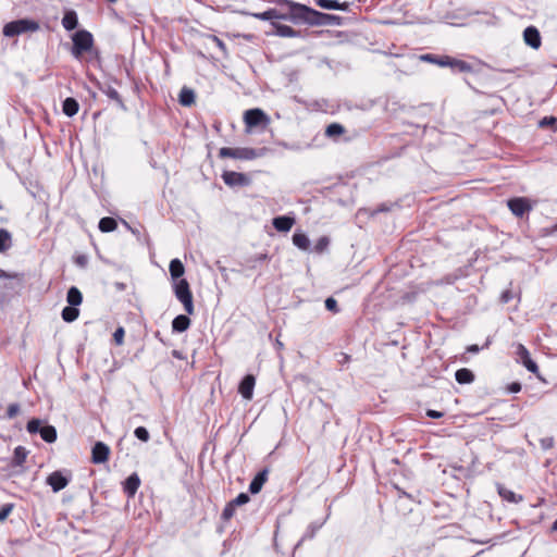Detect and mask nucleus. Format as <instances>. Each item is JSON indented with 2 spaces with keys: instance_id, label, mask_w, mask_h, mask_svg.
I'll use <instances>...</instances> for the list:
<instances>
[{
  "instance_id": "1",
  "label": "nucleus",
  "mask_w": 557,
  "mask_h": 557,
  "mask_svg": "<svg viewBox=\"0 0 557 557\" xmlns=\"http://www.w3.org/2000/svg\"><path fill=\"white\" fill-rule=\"evenodd\" d=\"M275 4H289L292 10H289V13H282L278 9H269L261 13H250L247 11H240V14L243 15H250L257 20L261 21H271V23L274 20H284L289 21L294 24H300V7L301 3L294 2L292 0H273Z\"/></svg>"
},
{
  "instance_id": "2",
  "label": "nucleus",
  "mask_w": 557,
  "mask_h": 557,
  "mask_svg": "<svg viewBox=\"0 0 557 557\" xmlns=\"http://www.w3.org/2000/svg\"><path fill=\"white\" fill-rule=\"evenodd\" d=\"M339 16L315 11L305 4L300 7V24L334 25L338 24Z\"/></svg>"
},
{
  "instance_id": "3",
  "label": "nucleus",
  "mask_w": 557,
  "mask_h": 557,
  "mask_svg": "<svg viewBox=\"0 0 557 557\" xmlns=\"http://www.w3.org/2000/svg\"><path fill=\"white\" fill-rule=\"evenodd\" d=\"M38 29L39 24L36 21L21 18L5 24L3 27V34L7 37H13L27 32H36Z\"/></svg>"
},
{
  "instance_id": "4",
  "label": "nucleus",
  "mask_w": 557,
  "mask_h": 557,
  "mask_svg": "<svg viewBox=\"0 0 557 557\" xmlns=\"http://www.w3.org/2000/svg\"><path fill=\"white\" fill-rule=\"evenodd\" d=\"M219 156L221 158L253 160L263 156V149L223 147L219 150Z\"/></svg>"
},
{
  "instance_id": "5",
  "label": "nucleus",
  "mask_w": 557,
  "mask_h": 557,
  "mask_svg": "<svg viewBox=\"0 0 557 557\" xmlns=\"http://www.w3.org/2000/svg\"><path fill=\"white\" fill-rule=\"evenodd\" d=\"M174 294L176 298L183 304L185 311L188 314L194 313L193 294L189 288V284L185 278H181L174 282Z\"/></svg>"
},
{
  "instance_id": "6",
  "label": "nucleus",
  "mask_w": 557,
  "mask_h": 557,
  "mask_svg": "<svg viewBox=\"0 0 557 557\" xmlns=\"http://www.w3.org/2000/svg\"><path fill=\"white\" fill-rule=\"evenodd\" d=\"M48 420H28L26 430L34 434L40 433L41 438L47 443H53L57 440V430L52 425L44 424Z\"/></svg>"
},
{
  "instance_id": "7",
  "label": "nucleus",
  "mask_w": 557,
  "mask_h": 557,
  "mask_svg": "<svg viewBox=\"0 0 557 557\" xmlns=\"http://www.w3.org/2000/svg\"><path fill=\"white\" fill-rule=\"evenodd\" d=\"M72 54L79 58L84 52L91 49L94 39L92 35L87 30H78L73 35Z\"/></svg>"
},
{
  "instance_id": "8",
  "label": "nucleus",
  "mask_w": 557,
  "mask_h": 557,
  "mask_svg": "<svg viewBox=\"0 0 557 557\" xmlns=\"http://www.w3.org/2000/svg\"><path fill=\"white\" fill-rule=\"evenodd\" d=\"M244 122L248 128L269 124V116L261 109H249L244 113Z\"/></svg>"
},
{
  "instance_id": "9",
  "label": "nucleus",
  "mask_w": 557,
  "mask_h": 557,
  "mask_svg": "<svg viewBox=\"0 0 557 557\" xmlns=\"http://www.w3.org/2000/svg\"><path fill=\"white\" fill-rule=\"evenodd\" d=\"M222 180L230 187L248 186L251 182L246 174L234 171H225Z\"/></svg>"
},
{
  "instance_id": "10",
  "label": "nucleus",
  "mask_w": 557,
  "mask_h": 557,
  "mask_svg": "<svg viewBox=\"0 0 557 557\" xmlns=\"http://www.w3.org/2000/svg\"><path fill=\"white\" fill-rule=\"evenodd\" d=\"M516 355L517 360L521 362L528 369V371L532 373L539 372L536 362L531 359L529 350L522 344H518L516 346Z\"/></svg>"
},
{
  "instance_id": "11",
  "label": "nucleus",
  "mask_w": 557,
  "mask_h": 557,
  "mask_svg": "<svg viewBox=\"0 0 557 557\" xmlns=\"http://www.w3.org/2000/svg\"><path fill=\"white\" fill-rule=\"evenodd\" d=\"M508 208L516 216L522 218L527 212L531 211L532 206L527 198H512L508 200Z\"/></svg>"
},
{
  "instance_id": "12",
  "label": "nucleus",
  "mask_w": 557,
  "mask_h": 557,
  "mask_svg": "<svg viewBox=\"0 0 557 557\" xmlns=\"http://www.w3.org/2000/svg\"><path fill=\"white\" fill-rule=\"evenodd\" d=\"M110 448L103 442H97L91 449V461L96 465L104 463L108 461Z\"/></svg>"
},
{
  "instance_id": "13",
  "label": "nucleus",
  "mask_w": 557,
  "mask_h": 557,
  "mask_svg": "<svg viewBox=\"0 0 557 557\" xmlns=\"http://www.w3.org/2000/svg\"><path fill=\"white\" fill-rule=\"evenodd\" d=\"M70 482V478L65 476L61 471H54L47 478V484L54 493L65 488Z\"/></svg>"
},
{
  "instance_id": "14",
  "label": "nucleus",
  "mask_w": 557,
  "mask_h": 557,
  "mask_svg": "<svg viewBox=\"0 0 557 557\" xmlns=\"http://www.w3.org/2000/svg\"><path fill=\"white\" fill-rule=\"evenodd\" d=\"M256 385V377L252 374H247L240 381L238 386V392L243 396V398L250 400L253 395V388Z\"/></svg>"
},
{
  "instance_id": "15",
  "label": "nucleus",
  "mask_w": 557,
  "mask_h": 557,
  "mask_svg": "<svg viewBox=\"0 0 557 557\" xmlns=\"http://www.w3.org/2000/svg\"><path fill=\"white\" fill-rule=\"evenodd\" d=\"M524 42L533 49H539L541 47V35L536 27L529 26L523 32Z\"/></svg>"
},
{
  "instance_id": "16",
  "label": "nucleus",
  "mask_w": 557,
  "mask_h": 557,
  "mask_svg": "<svg viewBox=\"0 0 557 557\" xmlns=\"http://www.w3.org/2000/svg\"><path fill=\"white\" fill-rule=\"evenodd\" d=\"M140 486V479L137 473H132L123 483V491L127 497H134Z\"/></svg>"
},
{
  "instance_id": "17",
  "label": "nucleus",
  "mask_w": 557,
  "mask_h": 557,
  "mask_svg": "<svg viewBox=\"0 0 557 557\" xmlns=\"http://www.w3.org/2000/svg\"><path fill=\"white\" fill-rule=\"evenodd\" d=\"M268 469H263L257 473V475L252 479V481L249 484V492L251 494H258L262 490V486L268 481Z\"/></svg>"
},
{
  "instance_id": "18",
  "label": "nucleus",
  "mask_w": 557,
  "mask_h": 557,
  "mask_svg": "<svg viewBox=\"0 0 557 557\" xmlns=\"http://www.w3.org/2000/svg\"><path fill=\"white\" fill-rule=\"evenodd\" d=\"M496 487H497L498 495L504 500H506L508 503L518 504V503H521L523 500V497L521 495H517L515 492H512L511 490L505 487L500 483H497Z\"/></svg>"
},
{
  "instance_id": "19",
  "label": "nucleus",
  "mask_w": 557,
  "mask_h": 557,
  "mask_svg": "<svg viewBox=\"0 0 557 557\" xmlns=\"http://www.w3.org/2000/svg\"><path fill=\"white\" fill-rule=\"evenodd\" d=\"M295 223V219L287 215H280L273 219L272 224L278 232H288Z\"/></svg>"
},
{
  "instance_id": "20",
  "label": "nucleus",
  "mask_w": 557,
  "mask_h": 557,
  "mask_svg": "<svg viewBox=\"0 0 557 557\" xmlns=\"http://www.w3.org/2000/svg\"><path fill=\"white\" fill-rule=\"evenodd\" d=\"M99 89L106 96H108L111 100H114L122 110H126V107H125L120 94L117 92V90L115 88H113L109 84H103V85L99 84Z\"/></svg>"
},
{
  "instance_id": "21",
  "label": "nucleus",
  "mask_w": 557,
  "mask_h": 557,
  "mask_svg": "<svg viewBox=\"0 0 557 557\" xmlns=\"http://www.w3.org/2000/svg\"><path fill=\"white\" fill-rule=\"evenodd\" d=\"M317 4L325 10H339V11H348L349 3L348 2H339L337 0H317Z\"/></svg>"
},
{
  "instance_id": "22",
  "label": "nucleus",
  "mask_w": 557,
  "mask_h": 557,
  "mask_svg": "<svg viewBox=\"0 0 557 557\" xmlns=\"http://www.w3.org/2000/svg\"><path fill=\"white\" fill-rule=\"evenodd\" d=\"M438 65L440 66L456 67L460 72H466V71L470 70V65L468 63H466L465 61L457 60V59H451L449 57H445V60L438 62Z\"/></svg>"
},
{
  "instance_id": "23",
  "label": "nucleus",
  "mask_w": 557,
  "mask_h": 557,
  "mask_svg": "<svg viewBox=\"0 0 557 557\" xmlns=\"http://www.w3.org/2000/svg\"><path fill=\"white\" fill-rule=\"evenodd\" d=\"M169 270L174 282L178 281V278L181 280L185 272V268L180 259L171 260Z\"/></svg>"
},
{
  "instance_id": "24",
  "label": "nucleus",
  "mask_w": 557,
  "mask_h": 557,
  "mask_svg": "<svg viewBox=\"0 0 557 557\" xmlns=\"http://www.w3.org/2000/svg\"><path fill=\"white\" fill-rule=\"evenodd\" d=\"M66 301H67L69 306H72L75 308L77 306H79L83 301V295H82L81 290L75 286L70 287L67 290V294H66Z\"/></svg>"
},
{
  "instance_id": "25",
  "label": "nucleus",
  "mask_w": 557,
  "mask_h": 557,
  "mask_svg": "<svg viewBox=\"0 0 557 557\" xmlns=\"http://www.w3.org/2000/svg\"><path fill=\"white\" fill-rule=\"evenodd\" d=\"M178 101L184 107H190L195 103V92L193 89L183 87L178 95Z\"/></svg>"
},
{
  "instance_id": "26",
  "label": "nucleus",
  "mask_w": 557,
  "mask_h": 557,
  "mask_svg": "<svg viewBox=\"0 0 557 557\" xmlns=\"http://www.w3.org/2000/svg\"><path fill=\"white\" fill-rule=\"evenodd\" d=\"M190 325V319L187 315L180 314L172 321V329L174 332H184Z\"/></svg>"
},
{
  "instance_id": "27",
  "label": "nucleus",
  "mask_w": 557,
  "mask_h": 557,
  "mask_svg": "<svg viewBox=\"0 0 557 557\" xmlns=\"http://www.w3.org/2000/svg\"><path fill=\"white\" fill-rule=\"evenodd\" d=\"M272 26L275 28V34L281 37H296L298 32L292 28L288 25L278 24L276 22H272Z\"/></svg>"
},
{
  "instance_id": "28",
  "label": "nucleus",
  "mask_w": 557,
  "mask_h": 557,
  "mask_svg": "<svg viewBox=\"0 0 557 557\" xmlns=\"http://www.w3.org/2000/svg\"><path fill=\"white\" fill-rule=\"evenodd\" d=\"M455 379L459 384H470L474 381V374L471 370L462 368L456 371Z\"/></svg>"
},
{
  "instance_id": "29",
  "label": "nucleus",
  "mask_w": 557,
  "mask_h": 557,
  "mask_svg": "<svg viewBox=\"0 0 557 557\" xmlns=\"http://www.w3.org/2000/svg\"><path fill=\"white\" fill-rule=\"evenodd\" d=\"M62 25L66 30H73L78 25L77 14L74 11H67L63 18Z\"/></svg>"
},
{
  "instance_id": "30",
  "label": "nucleus",
  "mask_w": 557,
  "mask_h": 557,
  "mask_svg": "<svg viewBox=\"0 0 557 557\" xmlns=\"http://www.w3.org/2000/svg\"><path fill=\"white\" fill-rule=\"evenodd\" d=\"M78 109L79 104L74 98L69 97L63 101V112L65 115L72 117L78 112Z\"/></svg>"
},
{
  "instance_id": "31",
  "label": "nucleus",
  "mask_w": 557,
  "mask_h": 557,
  "mask_svg": "<svg viewBox=\"0 0 557 557\" xmlns=\"http://www.w3.org/2000/svg\"><path fill=\"white\" fill-rule=\"evenodd\" d=\"M293 243L296 247L301 250H307L310 246V240L308 236L304 233H295L293 235Z\"/></svg>"
},
{
  "instance_id": "32",
  "label": "nucleus",
  "mask_w": 557,
  "mask_h": 557,
  "mask_svg": "<svg viewBox=\"0 0 557 557\" xmlns=\"http://www.w3.org/2000/svg\"><path fill=\"white\" fill-rule=\"evenodd\" d=\"M117 227V223L113 218L106 216L99 221V230L103 233L112 232Z\"/></svg>"
},
{
  "instance_id": "33",
  "label": "nucleus",
  "mask_w": 557,
  "mask_h": 557,
  "mask_svg": "<svg viewBox=\"0 0 557 557\" xmlns=\"http://www.w3.org/2000/svg\"><path fill=\"white\" fill-rule=\"evenodd\" d=\"M78 314H79V310L72 306H67V307L63 308L62 313H61L62 319L69 323L75 321L78 318Z\"/></svg>"
},
{
  "instance_id": "34",
  "label": "nucleus",
  "mask_w": 557,
  "mask_h": 557,
  "mask_svg": "<svg viewBox=\"0 0 557 557\" xmlns=\"http://www.w3.org/2000/svg\"><path fill=\"white\" fill-rule=\"evenodd\" d=\"M27 457V450L23 446H17L14 449L13 454V465L14 466H22Z\"/></svg>"
},
{
  "instance_id": "35",
  "label": "nucleus",
  "mask_w": 557,
  "mask_h": 557,
  "mask_svg": "<svg viewBox=\"0 0 557 557\" xmlns=\"http://www.w3.org/2000/svg\"><path fill=\"white\" fill-rule=\"evenodd\" d=\"M0 280H16L18 283H22L23 274H20V273H8V272H5V271L0 269ZM0 287L11 288V289L14 288L11 284H7V283L3 284V285H0Z\"/></svg>"
},
{
  "instance_id": "36",
  "label": "nucleus",
  "mask_w": 557,
  "mask_h": 557,
  "mask_svg": "<svg viewBox=\"0 0 557 557\" xmlns=\"http://www.w3.org/2000/svg\"><path fill=\"white\" fill-rule=\"evenodd\" d=\"M345 133V127L338 123H332L327 125L325 129V135L330 138H334Z\"/></svg>"
},
{
  "instance_id": "37",
  "label": "nucleus",
  "mask_w": 557,
  "mask_h": 557,
  "mask_svg": "<svg viewBox=\"0 0 557 557\" xmlns=\"http://www.w3.org/2000/svg\"><path fill=\"white\" fill-rule=\"evenodd\" d=\"M11 246V234L4 230L0 228V252L7 251Z\"/></svg>"
},
{
  "instance_id": "38",
  "label": "nucleus",
  "mask_w": 557,
  "mask_h": 557,
  "mask_svg": "<svg viewBox=\"0 0 557 557\" xmlns=\"http://www.w3.org/2000/svg\"><path fill=\"white\" fill-rule=\"evenodd\" d=\"M235 510H236V507L231 502H228L222 511V515H221L222 519L224 521L231 520L235 515Z\"/></svg>"
},
{
  "instance_id": "39",
  "label": "nucleus",
  "mask_w": 557,
  "mask_h": 557,
  "mask_svg": "<svg viewBox=\"0 0 557 557\" xmlns=\"http://www.w3.org/2000/svg\"><path fill=\"white\" fill-rule=\"evenodd\" d=\"M329 244H330L329 237L322 236L318 239V242L314 246V250L317 252H323L327 248Z\"/></svg>"
},
{
  "instance_id": "40",
  "label": "nucleus",
  "mask_w": 557,
  "mask_h": 557,
  "mask_svg": "<svg viewBox=\"0 0 557 557\" xmlns=\"http://www.w3.org/2000/svg\"><path fill=\"white\" fill-rule=\"evenodd\" d=\"M249 496L246 493L238 494L231 503L237 508L238 506L245 505L249 502Z\"/></svg>"
},
{
  "instance_id": "41",
  "label": "nucleus",
  "mask_w": 557,
  "mask_h": 557,
  "mask_svg": "<svg viewBox=\"0 0 557 557\" xmlns=\"http://www.w3.org/2000/svg\"><path fill=\"white\" fill-rule=\"evenodd\" d=\"M13 508H14L13 504H4L0 508V522H3L9 517V515L12 512Z\"/></svg>"
},
{
  "instance_id": "42",
  "label": "nucleus",
  "mask_w": 557,
  "mask_h": 557,
  "mask_svg": "<svg viewBox=\"0 0 557 557\" xmlns=\"http://www.w3.org/2000/svg\"><path fill=\"white\" fill-rule=\"evenodd\" d=\"M134 433L135 436L143 442H147L149 440V433L144 426L136 428Z\"/></svg>"
},
{
  "instance_id": "43",
  "label": "nucleus",
  "mask_w": 557,
  "mask_h": 557,
  "mask_svg": "<svg viewBox=\"0 0 557 557\" xmlns=\"http://www.w3.org/2000/svg\"><path fill=\"white\" fill-rule=\"evenodd\" d=\"M124 329L122 326L117 327L113 333V339L116 345H122L124 341Z\"/></svg>"
},
{
  "instance_id": "44",
  "label": "nucleus",
  "mask_w": 557,
  "mask_h": 557,
  "mask_svg": "<svg viewBox=\"0 0 557 557\" xmlns=\"http://www.w3.org/2000/svg\"><path fill=\"white\" fill-rule=\"evenodd\" d=\"M325 308L329 311L338 312L337 301L333 297H329L325 300Z\"/></svg>"
},
{
  "instance_id": "45",
  "label": "nucleus",
  "mask_w": 557,
  "mask_h": 557,
  "mask_svg": "<svg viewBox=\"0 0 557 557\" xmlns=\"http://www.w3.org/2000/svg\"><path fill=\"white\" fill-rule=\"evenodd\" d=\"M421 60L438 64V62L445 60V57L438 58L434 54H423V55H421Z\"/></svg>"
},
{
  "instance_id": "46",
  "label": "nucleus",
  "mask_w": 557,
  "mask_h": 557,
  "mask_svg": "<svg viewBox=\"0 0 557 557\" xmlns=\"http://www.w3.org/2000/svg\"><path fill=\"white\" fill-rule=\"evenodd\" d=\"M541 447L544 450L550 449L554 446V438L553 437H543L540 441Z\"/></svg>"
},
{
  "instance_id": "47",
  "label": "nucleus",
  "mask_w": 557,
  "mask_h": 557,
  "mask_svg": "<svg viewBox=\"0 0 557 557\" xmlns=\"http://www.w3.org/2000/svg\"><path fill=\"white\" fill-rule=\"evenodd\" d=\"M20 413V406L17 404H11L8 407V416L9 418H13Z\"/></svg>"
},
{
  "instance_id": "48",
  "label": "nucleus",
  "mask_w": 557,
  "mask_h": 557,
  "mask_svg": "<svg viewBox=\"0 0 557 557\" xmlns=\"http://www.w3.org/2000/svg\"><path fill=\"white\" fill-rule=\"evenodd\" d=\"M512 297H513V296H512V294H511V292H510V290H505V292H503V293H502V295H500V301H502L503 304H507V302H509V301L512 299Z\"/></svg>"
},
{
  "instance_id": "49",
  "label": "nucleus",
  "mask_w": 557,
  "mask_h": 557,
  "mask_svg": "<svg viewBox=\"0 0 557 557\" xmlns=\"http://www.w3.org/2000/svg\"><path fill=\"white\" fill-rule=\"evenodd\" d=\"M555 122H556V117H554V116H545L543 120L540 121V126L552 125Z\"/></svg>"
},
{
  "instance_id": "50",
  "label": "nucleus",
  "mask_w": 557,
  "mask_h": 557,
  "mask_svg": "<svg viewBox=\"0 0 557 557\" xmlns=\"http://www.w3.org/2000/svg\"><path fill=\"white\" fill-rule=\"evenodd\" d=\"M508 389L510 393H518L521 389V385L520 383L513 382L509 385Z\"/></svg>"
},
{
  "instance_id": "51",
  "label": "nucleus",
  "mask_w": 557,
  "mask_h": 557,
  "mask_svg": "<svg viewBox=\"0 0 557 557\" xmlns=\"http://www.w3.org/2000/svg\"><path fill=\"white\" fill-rule=\"evenodd\" d=\"M466 350H467V352H470V354H478L481 350V348L478 345L473 344V345H469L466 348Z\"/></svg>"
},
{
  "instance_id": "52",
  "label": "nucleus",
  "mask_w": 557,
  "mask_h": 557,
  "mask_svg": "<svg viewBox=\"0 0 557 557\" xmlns=\"http://www.w3.org/2000/svg\"><path fill=\"white\" fill-rule=\"evenodd\" d=\"M545 235H553L557 232V223L553 225L552 227H546L543 230Z\"/></svg>"
},
{
  "instance_id": "53",
  "label": "nucleus",
  "mask_w": 557,
  "mask_h": 557,
  "mask_svg": "<svg viewBox=\"0 0 557 557\" xmlns=\"http://www.w3.org/2000/svg\"><path fill=\"white\" fill-rule=\"evenodd\" d=\"M75 262L81 267H85L87 264V258L85 256H79L76 258Z\"/></svg>"
},
{
  "instance_id": "54",
  "label": "nucleus",
  "mask_w": 557,
  "mask_h": 557,
  "mask_svg": "<svg viewBox=\"0 0 557 557\" xmlns=\"http://www.w3.org/2000/svg\"><path fill=\"white\" fill-rule=\"evenodd\" d=\"M426 414L429 418H442V413L435 410H429Z\"/></svg>"
},
{
  "instance_id": "55",
  "label": "nucleus",
  "mask_w": 557,
  "mask_h": 557,
  "mask_svg": "<svg viewBox=\"0 0 557 557\" xmlns=\"http://www.w3.org/2000/svg\"><path fill=\"white\" fill-rule=\"evenodd\" d=\"M280 7V11H282V13H289V10H292L290 5L289 4H277Z\"/></svg>"
},
{
  "instance_id": "56",
  "label": "nucleus",
  "mask_w": 557,
  "mask_h": 557,
  "mask_svg": "<svg viewBox=\"0 0 557 557\" xmlns=\"http://www.w3.org/2000/svg\"><path fill=\"white\" fill-rule=\"evenodd\" d=\"M214 40L216 41L218 46L221 48V49H224L225 48V45L222 40H220L218 37H214Z\"/></svg>"
},
{
  "instance_id": "57",
  "label": "nucleus",
  "mask_w": 557,
  "mask_h": 557,
  "mask_svg": "<svg viewBox=\"0 0 557 557\" xmlns=\"http://www.w3.org/2000/svg\"><path fill=\"white\" fill-rule=\"evenodd\" d=\"M267 258H268V256H267L265 253H261V255H259V256L256 258V260H257V261H264Z\"/></svg>"
},
{
  "instance_id": "58",
  "label": "nucleus",
  "mask_w": 557,
  "mask_h": 557,
  "mask_svg": "<svg viewBox=\"0 0 557 557\" xmlns=\"http://www.w3.org/2000/svg\"><path fill=\"white\" fill-rule=\"evenodd\" d=\"M552 532H557V519L554 521V523L550 527Z\"/></svg>"
},
{
  "instance_id": "59",
  "label": "nucleus",
  "mask_w": 557,
  "mask_h": 557,
  "mask_svg": "<svg viewBox=\"0 0 557 557\" xmlns=\"http://www.w3.org/2000/svg\"><path fill=\"white\" fill-rule=\"evenodd\" d=\"M387 210H388V208H386L385 206H381L375 212H384Z\"/></svg>"
},
{
  "instance_id": "60",
  "label": "nucleus",
  "mask_w": 557,
  "mask_h": 557,
  "mask_svg": "<svg viewBox=\"0 0 557 557\" xmlns=\"http://www.w3.org/2000/svg\"><path fill=\"white\" fill-rule=\"evenodd\" d=\"M342 356H343V361H345V362L349 361L350 357L348 355L342 354Z\"/></svg>"
},
{
  "instance_id": "61",
  "label": "nucleus",
  "mask_w": 557,
  "mask_h": 557,
  "mask_svg": "<svg viewBox=\"0 0 557 557\" xmlns=\"http://www.w3.org/2000/svg\"><path fill=\"white\" fill-rule=\"evenodd\" d=\"M88 94L90 95V97H91L92 99H96L97 95H96V92H95V91H92V90L88 89Z\"/></svg>"
}]
</instances>
